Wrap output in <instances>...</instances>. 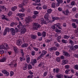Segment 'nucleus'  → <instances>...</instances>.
Instances as JSON below:
<instances>
[{"mask_svg":"<svg viewBox=\"0 0 78 78\" xmlns=\"http://www.w3.org/2000/svg\"><path fill=\"white\" fill-rule=\"evenodd\" d=\"M43 8L44 9H47V5H44L43 6Z\"/></svg>","mask_w":78,"mask_h":78,"instance_id":"40","label":"nucleus"},{"mask_svg":"<svg viewBox=\"0 0 78 78\" xmlns=\"http://www.w3.org/2000/svg\"><path fill=\"white\" fill-rule=\"evenodd\" d=\"M0 49H4V50H6V49H7V48L5 47V45L4 44L3 45H2L0 46Z\"/></svg>","mask_w":78,"mask_h":78,"instance_id":"18","label":"nucleus"},{"mask_svg":"<svg viewBox=\"0 0 78 78\" xmlns=\"http://www.w3.org/2000/svg\"><path fill=\"white\" fill-rule=\"evenodd\" d=\"M74 69H76V70H78V65H76L74 66Z\"/></svg>","mask_w":78,"mask_h":78,"instance_id":"45","label":"nucleus"},{"mask_svg":"<svg viewBox=\"0 0 78 78\" xmlns=\"http://www.w3.org/2000/svg\"><path fill=\"white\" fill-rule=\"evenodd\" d=\"M16 16L19 17L21 20H22L23 19V17L25 16V14L23 13H18L16 14Z\"/></svg>","mask_w":78,"mask_h":78,"instance_id":"5","label":"nucleus"},{"mask_svg":"<svg viewBox=\"0 0 78 78\" xmlns=\"http://www.w3.org/2000/svg\"><path fill=\"white\" fill-rule=\"evenodd\" d=\"M62 42L63 43H64L65 44H67V40H65L64 39H63L62 40Z\"/></svg>","mask_w":78,"mask_h":78,"instance_id":"32","label":"nucleus"},{"mask_svg":"<svg viewBox=\"0 0 78 78\" xmlns=\"http://www.w3.org/2000/svg\"><path fill=\"white\" fill-rule=\"evenodd\" d=\"M57 77L58 78H63V75L61 73H58L57 75Z\"/></svg>","mask_w":78,"mask_h":78,"instance_id":"16","label":"nucleus"},{"mask_svg":"<svg viewBox=\"0 0 78 78\" xmlns=\"http://www.w3.org/2000/svg\"><path fill=\"white\" fill-rule=\"evenodd\" d=\"M4 9L5 11V12H7V11H8V9L6 8L5 7L4 8Z\"/></svg>","mask_w":78,"mask_h":78,"instance_id":"63","label":"nucleus"},{"mask_svg":"<svg viewBox=\"0 0 78 78\" xmlns=\"http://www.w3.org/2000/svg\"><path fill=\"white\" fill-rule=\"evenodd\" d=\"M26 57L27 62V63H29L30 62V57L28 55H27Z\"/></svg>","mask_w":78,"mask_h":78,"instance_id":"12","label":"nucleus"},{"mask_svg":"<svg viewBox=\"0 0 78 78\" xmlns=\"http://www.w3.org/2000/svg\"><path fill=\"white\" fill-rule=\"evenodd\" d=\"M55 26H56V25L52 26L51 27V28L52 29H55L56 28V27H55Z\"/></svg>","mask_w":78,"mask_h":78,"instance_id":"60","label":"nucleus"},{"mask_svg":"<svg viewBox=\"0 0 78 78\" xmlns=\"http://www.w3.org/2000/svg\"><path fill=\"white\" fill-rule=\"evenodd\" d=\"M52 18V19H53L54 20H59V17L56 16H53Z\"/></svg>","mask_w":78,"mask_h":78,"instance_id":"23","label":"nucleus"},{"mask_svg":"<svg viewBox=\"0 0 78 78\" xmlns=\"http://www.w3.org/2000/svg\"><path fill=\"white\" fill-rule=\"evenodd\" d=\"M4 53V51L3 50H0V54H3Z\"/></svg>","mask_w":78,"mask_h":78,"instance_id":"57","label":"nucleus"},{"mask_svg":"<svg viewBox=\"0 0 78 78\" xmlns=\"http://www.w3.org/2000/svg\"><path fill=\"white\" fill-rule=\"evenodd\" d=\"M27 66H28V64H27V63L25 64V66L23 67V70H27V69H28Z\"/></svg>","mask_w":78,"mask_h":78,"instance_id":"17","label":"nucleus"},{"mask_svg":"<svg viewBox=\"0 0 78 78\" xmlns=\"http://www.w3.org/2000/svg\"><path fill=\"white\" fill-rule=\"evenodd\" d=\"M62 13H63L65 15H66L68 16L69 14H70L68 10H66L65 12L64 11H63L62 12Z\"/></svg>","mask_w":78,"mask_h":78,"instance_id":"10","label":"nucleus"},{"mask_svg":"<svg viewBox=\"0 0 78 78\" xmlns=\"http://www.w3.org/2000/svg\"><path fill=\"white\" fill-rule=\"evenodd\" d=\"M5 7L4 6H0V8L1 9H4Z\"/></svg>","mask_w":78,"mask_h":78,"instance_id":"58","label":"nucleus"},{"mask_svg":"<svg viewBox=\"0 0 78 78\" xmlns=\"http://www.w3.org/2000/svg\"><path fill=\"white\" fill-rule=\"evenodd\" d=\"M70 69H66L65 71V73L66 74H68L69 73V72H70Z\"/></svg>","mask_w":78,"mask_h":78,"instance_id":"35","label":"nucleus"},{"mask_svg":"<svg viewBox=\"0 0 78 78\" xmlns=\"http://www.w3.org/2000/svg\"><path fill=\"white\" fill-rule=\"evenodd\" d=\"M36 9L38 10H41V9H42V7L41 6H38L36 7Z\"/></svg>","mask_w":78,"mask_h":78,"instance_id":"34","label":"nucleus"},{"mask_svg":"<svg viewBox=\"0 0 78 78\" xmlns=\"http://www.w3.org/2000/svg\"><path fill=\"white\" fill-rule=\"evenodd\" d=\"M27 47H28V44L27 43L23 44L21 45V47L22 48H25V47L26 48Z\"/></svg>","mask_w":78,"mask_h":78,"instance_id":"19","label":"nucleus"},{"mask_svg":"<svg viewBox=\"0 0 78 78\" xmlns=\"http://www.w3.org/2000/svg\"><path fill=\"white\" fill-rule=\"evenodd\" d=\"M28 67L29 69H32V66L30 64L28 65Z\"/></svg>","mask_w":78,"mask_h":78,"instance_id":"42","label":"nucleus"},{"mask_svg":"<svg viewBox=\"0 0 78 78\" xmlns=\"http://www.w3.org/2000/svg\"><path fill=\"white\" fill-rule=\"evenodd\" d=\"M62 65H65L68 63V60H63L62 61Z\"/></svg>","mask_w":78,"mask_h":78,"instance_id":"13","label":"nucleus"},{"mask_svg":"<svg viewBox=\"0 0 78 78\" xmlns=\"http://www.w3.org/2000/svg\"><path fill=\"white\" fill-rule=\"evenodd\" d=\"M63 53L64 55L66 56H68V57H70V55L67 52H64Z\"/></svg>","mask_w":78,"mask_h":78,"instance_id":"14","label":"nucleus"},{"mask_svg":"<svg viewBox=\"0 0 78 78\" xmlns=\"http://www.w3.org/2000/svg\"><path fill=\"white\" fill-rule=\"evenodd\" d=\"M56 60L57 62H59V61H60V59L59 58H57Z\"/></svg>","mask_w":78,"mask_h":78,"instance_id":"64","label":"nucleus"},{"mask_svg":"<svg viewBox=\"0 0 78 78\" xmlns=\"http://www.w3.org/2000/svg\"><path fill=\"white\" fill-rule=\"evenodd\" d=\"M6 61V58H3L0 60V62H5Z\"/></svg>","mask_w":78,"mask_h":78,"instance_id":"30","label":"nucleus"},{"mask_svg":"<svg viewBox=\"0 0 78 78\" xmlns=\"http://www.w3.org/2000/svg\"><path fill=\"white\" fill-rule=\"evenodd\" d=\"M42 53H44V55L47 53V51H42Z\"/></svg>","mask_w":78,"mask_h":78,"instance_id":"61","label":"nucleus"},{"mask_svg":"<svg viewBox=\"0 0 78 78\" xmlns=\"http://www.w3.org/2000/svg\"><path fill=\"white\" fill-rule=\"evenodd\" d=\"M12 75H14V72L12 71L10 72V76H12Z\"/></svg>","mask_w":78,"mask_h":78,"instance_id":"55","label":"nucleus"},{"mask_svg":"<svg viewBox=\"0 0 78 78\" xmlns=\"http://www.w3.org/2000/svg\"><path fill=\"white\" fill-rule=\"evenodd\" d=\"M17 7L16 6H15L14 7L12 8V11H15L16 9H17Z\"/></svg>","mask_w":78,"mask_h":78,"instance_id":"25","label":"nucleus"},{"mask_svg":"<svg viewBox=\"0 0 78 78\" xmlns=\"http://www.w3.org/2000/svg\"><path fill=\"white\" fill-rule=\"evenodd\" d=\"M44 18L46 20H44V19L43 18H41L40 20V22L41 23V24L44 25V24H47L49 22H51V21L48 18V14H46L44 16Z\"/></svg>","mask_w":78,"mask_h":78,"instance_id":"1","label":"nucleus"},{"mask_svg":"<svg viewBox=\"0 0 78 78\" xmlns=\"http://www.w3.org/2000/svg\"><path fill=\"white\" fill-rule=\"evenodd\" d=\"M5 30L7 32H9L10 31V29L8 27H7V28H6L5 29Z\"/></svg>","mask_w":78,"mask_h":78,"instance_id":"36","label":"nucleus"},{"mask_svg":"<svg viewBox=\"0 0 78 78\" xmlns=\"http://www.w3.org/2000/svg\"><path fill=\"white\" fill-rule=\"evenodd\" d=\"M22 29L20 31L21 35H22L23 34H24L26 32V31H27V29L24 28V27L23 28H22Z\"/></svg>","mask_w":78,"mask_h":78,"instance_id":"6","label":"nucleus"},{"mask_svg":"<svg viewBox=\"0 0 78 78\" xmlns=\"http://www.w3.org/2000/svg\"><path fill=\"white\" fill-rule=\"evenodd\" d=\"M14 25V22H12L10 23V26L13 27Z\"/></svg>","mask_w":78,"mask_h":78,"instance_id":"53","label":"nucleus"},{"mask_svg":"<svg viewBox=\"0 0 78 78\" xmlns=\"http://www.w3.org/2000/svg\"><path fill=\"white\" fill-rule=\"evenodd\" d=\"M51 11H52V9H48L47 11L48 13L49 14H50L51 12Z\"/></svg>","mask_w":78,"mask_h":78,"instance_id":"27","label":"nucleus"},{"mask_svg":"<svg viewBox=\"0 0 78 78\" xmlns=\"http://www.w3.org/2000/svg\"><path fill=\"white\" fill-rule=\"evenodd\" d=\"M69 43L71 44V45L72 46H73V41L72 40H70L69 41Z\"/></svg>","mask_w":78,"mask_h":78,"instance_id":"33","label":"nucleus"},{"mask_svg":"<svg viewBox=\"0 0 78 78\" xmlns=\"http://www.w3.org/2000/svg\"><path fill=\"white\" fill-rule=\"evenodd\" d=\"M33 27V30H38V28H40L41 26L39 24L37 23H34Z\"/></svg>","mask_w":78,"mask_h":78,"instance_id":"2","label":"nucleus"},{"mask_svg":"<svg viewBox=\"0 0 78 78\" xmlns=\"http://www.w3.org/2000/svg\"><path fill=\"white\" fill-rule=\"evenodd\" d=\"M55 25L57 27H58V29H62L60 27H61V24H60V23H58L56 24H55Z\"/></svg>","mask_w":78,"mask_h":78,"instance_id":"15","label":"nucleus"},{"mask_svg":"<svg viewBox=\"0 0 78 78\" xmlns=\"http://www.w3.org/2000/svg\"><path fill=\"white\" fill-rule=\"evenodd\" d=\"M57 5H56L57 6H59V5L63 2L62 0H57Z\"/></svg>","mask_w":78,"mask_h":78,"instance_id":"11","label":"nucleus"},{"mask_svg":"<svg viewBox=\"0 0 78 78\" xmlns=\"http://www.w3.org/2000/svg\"><path fill=\"white\" fill-rule=\"evenodd\" d=\"M60 54V53H59V52H58V51H57L56 52V55L57 56H59Z\"/></svg>","mask_w":78,"mask_h":78,"instance_id":"54","label":"nucleus"},{"mask_svg":"<svg viewBox=\"0 0 78 78\" xmlns=\"http://www.w3.org/2000/svg\"><path fill=\"white\" fill-rule=\"evenodd\" d=\"M70 37L69 36H67V35H65L64 36V38H65V39H68V38H69Z\"/></svg>","mask_w":78,"mask_h":78,"instance_id":"37","label":"nucleus"},{"mask_svg":"<svg viewBox=\"0 0 78 78\" xmlns=\"http://www.w3.org/2000/svg\"><path fill=\"white\" fill-rule=\"evenodd\" d=\"M71 5H72V6H74V5H75V2L73 1L71 3Z\"/></svg>","mask_w":78,"mask_h":78,"instance_id":"48","label":"nucleus"},{"mask_svg":"<svg viewBox=\"0 0 78 78\" xmlns=\"http://www.w3.org/2000/svg\"><path fill=\"white\" fill-rule=\"evenodd\" d=\"M55 31H56L57 33H60L61 31V30H59L57 28L55 29Z\"/></svg>","mask_w":78,"mask_h":78,"instance_id":"44","label":"nucleus"},{"mask_svg":"<svg viewBox=\"0 0 78 78\" xmlns=\"http://www.w3.org/2000/svg\"><path fill=\"white\" fill-rule=\"evenodd\" d=\"M13 49L15 53L17 54V49H16L15 48H14Z\"/></svg>","mask_w":78,"mask_h":78,"instance_id":"49","label":"nucleus"},{"mask_svg":"<svg viewBox=\"0 0 78 78\" xmlns=\"http://www.w3.org/2000/svg\"><path fill=\"white\" fill-rule=\"evenodd\" d=\"M55 46H56V47H59L60 45L59 44H58V43L56 42L55 43Z\"/></svg>","mask_w":78,"mask_h":78,"instance_id":"51","label":"nucleus"},{"mask_svg":"<svg viewBox=\"0 0 78 78\" xmlns=\"http://www.w3.org/2000/svg\"><path fill=\"white\" fill-rule=\"evenodd\" d=\"M21 8L22 9H21L20 10V11H21V12H23V11H25V9L23 7Z\"/></svg>","mask_w":78,"mask_h":78,"instance_id":"47","label":"nucleus"},{"mask_svg":"<svg viewBox=\"0 0 78 78\" xmlns=\"http://www.w3.org/2000/svg\"><path fill=\"white\" fill-rule=\"evenodd\" d=\"M65 69H69L70 68V66L69 65H67L65 66Z\"/></svg>","mask_w":78,"mask_h":78,"instance_id":"39","label":"nucleus"},{"mask_svg":"<svg viewBox=\"0 0 78 78\" xmlns=\"http://www.w3.org/2000/svg\"><path fill=\"white\" fill-rule=\"evenodd\" d=\"M74 48L75 49H78V45H75L74 46Z\"/></svg>","mask_w":78,"mask_h":78,"instance_id":"52","label":"nucleus"},{"mask_svg":"<svg viewBox=\"0 0 78 78\" xmlns=\"http://www.w3.org/2000/svg\"><path fill=\"white\" fill-rule=\"evenodd\" d=\"M2 72L3 73H4L5 76H9V73L8 71L5 70H3L2 71Z\"/></svg>","mask_w":78,"mask_h":78,"instance_id":"4","label":"nucleus"},{"mask_svg":"<svg viewBox=\"0 0 78 78\" xmlns=\"http://www.w3.org/2000/svg\"><path fill=\"white\" fill-rule=\"evenodd\" d=\"M26 24H26L25 25L26 27H30V25L29 24H28L27 23H26Z\"/></svg>","mask_w":78,"mask_h":78,"instance_id":"59","label":"nucleus"},{"mask_svg":"<svg viewBox=\"0 0 78 78\" xmlns=\"http://www.w3.org/2000/svg\"><path fill=\"white\" fill-rule=\"evenodd\" d=\"M76 24L74 23H72V26H73V27L74 28H76V27H77V26L76 25Z\"/></svg>","mask_w":78,"mask_h":78,"instance_id":"26","label":"nucleus"},{"mask_svg":"<svg viewBox=\"0 0 78 78\" xmlns=\"http://www.w3.org/2000/svg\"><path fill=\"white\" fill-rule=\"evenodd\" d=\"M31 38L33 39H35L37 38V36L36 35H31Z\"/></svg>","mask_w":78,"mask_h":78,"instance_id":"20","label":"nucleus"},{"mask_svg":"<svg viewBox=\"0 0 78 78\" xmlns=\"http://www.w3.org/2000/svg\"><path fill=\"white\" fill-rule=\"evenodd\" d=\"M38 13L39 12L37 11H35L34 12V14H38Z\"/></svg>","mask_w":78,"mask_h":78,"instance_id":"56","label":"nucleus"},{"mask_svg":"<svg viewBox=\"0 0 78 78\" xmlns=\"http://www.w3.org/2000/svg\"><path fill=\"white\" fill-rule=\"evenodd\" d=\"M50 50H56L57 48L55 47H53L51 48H50Z\"/></svg>","mask_w":78,"mask_h":78,"instance_id":"28","label":"nucleus"},{"mask_svg":"<svg viewBox=\"0 0 78 78\" xmlns=\"http://www.w3.org/2000/svg\"><path fill=\"white\" fill-rule=\"evenodd\" d=\"M52 39H48V40H46L45 41L46 42H48V43H49L50 42H51V41H52Z\"/></svg>","mask_w":78,"mask_h":78,"instance_id":"31","label":"nucleus"},{"mask_svg":"<svg viewBox=\"0 0 78 78\" xmlns=\"http://www.w3.org/2000/svg\"><path fill=\"white\" fill-rule=\"evenodd\" d=\"M22 43V40L21 39L18 40L16 42L17 45H19V46L21 45Z\"/></svg>","mask_w":78,"mask_h":78,"instance_id":"9","label":"nucleus"},{"mask_svg":"<svg viewBox=\"0 0 78 78\" xmlns=\"http://www.w3.org/2000/svg\"><path fill=\"white\" fill-rule=\"evenodd\" d=\"M6 33H7V32H6V30H5V31H4L3 33V35H5L6 34Z\"/></svg>","mask_w":78,"mask_h":78,"instance_id":"62","label":"nucleus"},{"mask_svg":"<svg viewBox=\"0 0 78 78\" xmlns=\"http://www.w3.org/2000/svg\"><path fill=\"white\" fill-rule=\"evenodd\" d=\"M72 47H73V46H70V45L69 46H68V47L70 48L71 50H75V49Z\"/></svg>","mask_w":78,"mask_h":78,"instance_id":"22","label":"nucleus"},{"mask_svg":"<svg viewBox=\"0 0 78 78\" xmlns=\"http://www.w3.org/2000/svg\"><path fill=\"white\" fill-rule=\"evenodd\" d=\"M19 25L21 26V28H24V26L22 25V24L20 22H19Z\"/></svg>","mask_w":78,"mask_h":78,"instance_id":"29","label":"nucleus"},{"mask_svg":"<svg viewBox=\"0 0 78 78\" xmlns=\"http://www.w3.org/2000/svg\"><path fill=\"white\" fill-rule=\"evenodd\" d=\"M52 8H55V3H53L52 4Z\"/></svg>","mask_w":78,"mask_h":78,"instance_id":"41","label":"nucleus"},{"mask_svg":"<svg viewBox=\"0 0 78 78\" xmlns=\"http://www.w3.org/2000/svg\"><path fill=\"white\" fill-rule=\"evenodd\" d=\"M48 72L47 71H45L44 73V76H47Z\"/></svg>","mask_w":78,"mask_h":78,"instance_id":"46","label":"nucleus"},{"mask_svg":"<svg viewBox=\"0 0 78 78\" xmlns=\"http://www.w3.org/2000/svg\"><path fill=\"white\" fill-rule=\"evenodd\" d=\"M37 34L38 36H42V33L41 32H38L37 33Z\"/></svg>","mask_w":78,"mask_h":78,"instance_id":"38","label":"nucleus"},{"mask_svg":"<svg viewBox=\"0 0 78 78\" xmlns=\"http://www.w3.org/2000/svg\"><path fill=\"white\" fill-rule=\"evenodd\" d=\"M35 55V51H32L31 52V55L32 56H34Z\"/></svg>","mask_w":78,"mask_h":78,"instance_id":"43","label":"nucleus"},{"mask_svg":"<svg viewBox=\"0 0 78 78\" xmlns=\"http://www.w3.org/2000/svg\"><path fill=\"white\" fill-rule=\"evenodd\" d=\"M72 11H76V7H74L72 9Z\"/></svg>","mask_w":78,"mask_h":78,"instance_id":"50","label":"nucleus"},{"mask_svg":"<svg viewBox=\"0 0 78 78\" xmlns=\"http://www.w3.org/2000/svg\"><path fill=\"white\" fill-rule=\"evenodd\" d=\"M42 37H45L46 36V32L45 31H43L42 32Z\"/></svg>","mask_w":78,"mask_h":78,"instance_id":"21","label":"nucleus"},{"mask_svg":"<svg viewBox=\"0 0 78 78\" xmlns=\"http://www.w3.org/2000/svg\"><path fill=\"white\" fill-rule=\"evenodd\" d=\"M27 2L26 1H24L21 4H20L19 5V8H23V6L25 5V3H27Z\"/></svg>","mask_w":78,"mask_h":78,"instance_id":"7","label":"nucleus"},{"mask_svg":"<svg viewBox=\"0 0 78 78\" xmlns=\"http://www.w3.org/2000/svg\"><path fill=\"white\" fill-rule=\"evenodd\" d=\"M31 19H32V17L30 16H28V17H27V20L26 21V23L30 24V22H31V21L33 20Z\"/></svg>","mask_w":78,"mask_h":78,"instance_id":"3","label":"nucleus"},{"mask_svg":"<svg viewBox=\"0 0 78 78\" xmlns=\"http://www.w3.org/2000/svg\"><path fill=\"white\" fill-rule=\"evenodd\" d=\"M10 31L12 35H14L16 34V30L13 28H11L10 29Z\"/></svg>","mask_w":78,"mask_h":78,"instance_id":"8","label":"nucleus"},{"mask_svg":"<svg viewBox=\"0 0 78 78\" xmlns=\"http://www.w3.org/2000/svg\"><path fill=\"white\" fill-rule=\"evenodd\" d=\"M36 60L35 59L34 60L32 61V66H34V64H35V63H36Z\"/></svg>","mask_w":78,"mask_h":78,"instance_id":"24","label":"nucleus"}]
</instances>
